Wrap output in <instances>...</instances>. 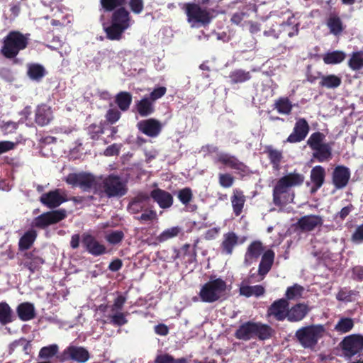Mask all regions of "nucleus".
Returning <instances> with one entry per match:
<instances>
[{
	"mask_svg": "<svg viewBox=\"0 0 363 363\" xmlns=\"http://www.w3.org/2000/svg\"><path fill=\"white\" fill-rule=\"evenodd\" d=\"M132 102V95L129 92L121 91L116 96V103L122 111H127Z\"/></svg>",
	"mask_w": 363,
	"mask_h": 363,
	"instance_id": "nucleus-40",
	"label": "nucleus"
},
{
	"mask_svg": "<svg viewBox=\"0 0 363 363\" xmlns=\"http://www.w3.org/2000/svg\"><path fill=\"white\" fill-rule=\"evenodd\" d=\"M37 233L35 230H30L27 231L19 240V249L25 250L30 248L34 242Z\"/></svg>",
	"mask_w": 363,
	"mask_h": 363,
	"instance_id": "nucleus-44",
	"label": "nucleus"
},
{
	"mask_svg": "<svg viewBox=\"0 0 363 363\" xmlns=\"http://www.w3.org/2000/svg\"><path fill=\"white\" fill-rule=\"evenodd\" d=\"M350 171L349 168L339 165L337 166L333 172V184L336 189H340L345 188L350 180Z\"/></svg>",
	"mask_w": 363,
	"mask_h": 363,
	"instance_id": "nucleus-18",
	"label": "nucleus"
},
{
	"mask_svg": "<svg viewBox=\"0 0 363 363\" xmlns=\"http://www.w3.org/2000/svg\"><path fill=\"white\" fill-rule=\"evenodd\" d=\"M292 107L291 102L286 97H281L275 102V108L281 114H290Z\"/></svg>",
	"mask_w": 363,
	"mask_h": 363,
	"instance_id": "nucleus-47",
	"label": "nucleus"
},
{
	"mask_svg": "<svg viewBox=\"0 0 363 363\" xmlns=\"http://www.w3.org/2000/svg\"><path fill=\"white\" fill-rule=\"evenodd\" d=\"M226 289L227 284L224 280L211 278L201 288L199 297L203 302L213 303L225 296Z\"/></svg>",
	"mask_w": 363,
	"mask_h": 363,
	"instance_id": "nucleus-5",
	"label": "nucleus"
},
{
	"mask_svg": "<svg viewBox=\"0 0 363 363\" xmlns=\"http://www.w3.org/2000/svg\"><path fill=\"white\" fill-rule=\"evenodd\" d=\"M128 315V313H123L120 311H116L115 312H111L106 315L108 318L107 320H103L104 323H108V320L110 323L113 324L116 326H122L128 323V320L126 316Z\"/></svg>",
	"mask_w": 363,
	"mask_h": 363,
	"instance_id": "nucleus-36",
	"label": "nucleus"
},
{
	"mask_svg": "<svg viewBox=\"0 0 363 363\" xmlns=\"http://www.w3.org/2000/svg\"><path fill=\"white\" fill-rule=\"evenodd\" d=\"M82 245L89 253L92 255L99 256L106 252V247L92 235H84Z\"/></svg>",
	"mask_w": 363,
	"mask_h": 363,
	"instance_id": "nucleus-21",
	"label": "nucleus"
},
{
	"mask_svg": "<svg viewBox=\"0 0 363 363\" xmlns=\"http://www.w3.org/2000/svg\"><path fill=\"white\" fill-rule=\"evenodd\" d=\"M16 313L22 321H28L35 317V309L34 305L29 302H23L16 308Z\"/></svg>",
	"mask_w": 363,
	"mask_h": 363,
	"instance_id": "nucleus-30",
	"label": "nucleus"
},
{
	"mask_svg": "<svg viewBox=\"0 0 363 363\" xmlns=\"http://www.w3.org/2000/svg\"><path fill=\"white\" fill-rule=\"evenodd\" d=\"M59 347L57 345L52 344L46 347H43L39 352V357L41 359H49L57 354Z\"/></svg>",
	"mask_w": 363,
	"mask_h": 363,
	"instance_id": "nucleus-51",
	"label": "nucleus"
},
{
	"mask_svg": "<svg viewBox=\"0 0 363 363\" xmlns=\"http://www.w3.org/2000/svg\"><path fill=\"white\" fill-rule=\"evenodd\" d=\"M255 323L247 322L239 327L235 335L239 340H249L255 337Z\"/></svg>",
	"mask_w": 363,
	"mask_h": 363,
	"instance_id": "nucleus-31",
	"label": "nucleus"
},
{
	"mask_svg": "<svg viewBox=\"0 0 363 363\" xmlns=\"http://www.w3.org/2000/svg\"><path fill=\"white\" fill-rule=\"evenodd\" d=\"M137 127L145 135L151 138H155L162 131V125L158 120L149 118L138 122Z\"/></svg>",
	"mask_w": 363,
	"mask_h": 363,
	"instance_id": "nucleus-16",
	"label": "nucleus"
},
{
	"mask_svg": "<svg viewBox=\"0 0 363 363\" xmlns=\"http://www.w3.org/2000/svg\"><path fill=\"white\" fill-rule=\"evenodd\" d=\"M211 0H201L197 3L186 4L185 13L187 16V21L191 27L208 25L213 17L214 9L206 5Z\"/></svg>",
	"mask_w": 363,
	"mask_h": 363,
	"instance_id": "nucleus-2",
	"label": "nucleus"
},
{
	"mask_svg": "<svg viewBox=\"0 0 363 363\" xmlns=\"http://www.w3.org/2000/svg\"><path fill=\"white\" fill-rule=\"evenodd\" d=\"M298 23L292 16L289 18L286 23H283L279 26H273L269 30H265L264 35L265 36H272L275 38H278L280 35L293 37L298 34Z\"/></svg>",
	"mask_w": 363,
	"mask_h": 363,
	"instance_id": "nucleus-10",
	"label": "nucleus"
},
{
	"mask_svg": "<svg viewBox=\"0 0 363 363\" xmlns=\"http://www.w3.org/2000/svg\"><path fill=\"white\" fill-rule=\"evenodd\" d=\"M325 140V135L320 132L312 133L307 140V145L313 150V157L319 162L328 161L332 157V146Z\"/></svg>",
	"mask_w": 363,
	"mask_h": 363,
	"instance_id": "nucleus-4",
	"label": "nucleus"
},
{
	"mask_svg": "<svg viewBox=\"0 0 363 363\" xmlns=\"http://www.w3.org/2000/svg\"><path fill=\"white\" fill-rule=\"evenodd\" d=\"M219 184L223 188H230L234 182V177L230 174H220L218 176Z\"/></svg>",
	"mask_w": 363,
	"mask_h": 363,
	"instance_id": "nucleus-57",
	"label": "nucleus"
},
{
	"mask_svg": "<svg viewBox=\"0 0 363 363\" xmlns=\"http://www.w3.org/2000/svg\"><path fill=\"white\" fill-rule=\"evenodd\" d=\"M89 359V353L82 347L70 345L67 347L60 357L61 362L72 360L79 363H84Z\"/></svg>",
	"mask_w": 363,
	"mask_h": 363,
	"instance_id": "nucleus-13",
	"label": "nucleus"
},
{
	"mask_svg": "<svg viewBox=\"0 0 363 363\" xmlns=\"http://www.w3.org/2000/svg\"><path fill=\"white\" fill-rule=\"evenodd\" d=\"M304 288L298 284H295L287 288L286 291V298L288 300H298L302 297L303 293L304 292Z\"/></svg>",
	"mask_w": 363,
	"mask_h": 363,
	"instance_id": "nucleus-46",
	"label": "nucleus"
},
{
	"mask_svg": "<svg viewBox=\"0 0 363 363\" xmlns=\"http://www.w3.org/2000/svg\"><path fill=\"white\" fill-rule=\"evenodd\" d=\"M230 78L231 82L234 84L242 83L249 80L250 79V74L248 72L238 69L233 72L230 75Z\"/></svg>",
	"mask_w": 363,
	"mask_h": 363,
	"instance_id": "nucleus-52",
	"label": "nucleus"
},
{
	"mask_svg": "<svg viewBox=\"0 0 363 363\" xmlns=\"http://www.w3.org/2000/svg\"><path fill=\"white\" fill-rule=\"evenodd\" d=\"M121 116V113L117 109H109L106 115V118L111 123H116Z\"/></svg>",
	"mask_w": 363,
	"mask_h": 363,
	"instance_id": "nucleus-63",
	"label": "nucleus"
},
{
	"mask_svg": "<svg viewBox=\"0 0 363 363\" xmlns=\"http://www.w3.org/2000/svg\"><path fill=\"white\" fill-rule=\"evenodd\" d=\"M166 88L164 86H160L155 89L150 94L149 99L154 102L157 99L162 97L166 93Z\"/></svg>",
	"mask_w": 363,
	"mask_h": 363,
	"instance_id": "nucleus-61",
	"label": "nucleus"
},
{
	"mask_svg": "<svg viewBox=\"0 0 363 363\" xmlns=\"http://www.w3.org/2000/svg\"><path fill=\"white\" fill-rule=\"evenodd\" d=\"M309 131V125L304 118L298 119L294 128L293 133L288 137L286 141L295 143L305 139Z\"/></svg>",
	"mask_w": 363,
	"mask_h": 363,
	"instance_id": "nucleus-19",
	"label": "nucleus"
},
{
	"mask_svg": "<svg viewBox=\"0 0 363 363\" xmlns=\"http://www.w3.org/2000/svg\"><path fill=\"white\" fill-rule=\"evenodd\" d=\"M274 259V252L272 250L265 251L262 256L259 264L258 274L256 276V281H261L266 274L270 271Z\"/></svg>",
	"mask_w": 363,
	"mask_h": 363,
	"instance_id": "nucleus-20",
	"label": "nucleus"
},
{
	"mask_svg": "<svg viewBox=\"0 0 363 363\" xmlns=\"http://www.w3.org/2000/svg\"><path fill=\"white\" fill-rule=\"evenodd\" d=\"M66 217L67 211L65 209L48 211L36 217L33 220V225L37 228H45L50 225L60 222Z\"/></svg>",
	"mask_w": 363,
	"mask_h": 363,
	"instance_id": "nucleus-11",
	"label": "nucleus"
},
{
	"mask_svg": "<svg viewBox=\"0 0 363 363\" xmlns=\"http://www.w3.org/2000/svg\"><path fill=\"white\" fill-rule=\"evenodd\" d=\"M325 176V169L321 166H315L311 172V179L314 184L311 191L314 192L320 188L324 182Z\"/></svg>",
	"mask_w": 363,
	"mask_h": 363,
	"instance_id": "nucleus-33",
	"label": "nucleus"
},
{
	"mask_svg": "<svg viewBox=\"0 0 363 363\" xmlns=\"http://www.w3.org/2000/svg\"><path fill=\"white\" fill-rule=\"evenodd\" d=\"M264 247L259 241L251 242L247 248L245 254L244 264L250 266L254 262H256L259 256L264 253Z\"/></svg>",
	"mask_w": 363,
	"mask_h": 363,
	"instance_id": "nucleus-23",
	"label": "nucleus"
},
{
	"mask_svg": "<svg viewBox=\"0 0 363 363\" xmlns=\"http://www.w3.org/2000/svg\"><path fill=\"white\" fill-rule=\"evenodd\" d=\"M254 274L250 275L248 278L244 279L240 285V295L247 298L251 296L259 297L265 293L264 287L262 285L250 286V284L257 282L254 280Z\"/></svg>",
	"mask_w": 363,
	"mask_h": 363,
	"instance_id": "nucleus-15",
	"label": "nucleus"
},
{
	"mask_svg": "<svg viewBox=\"0 0 363 363\" xmlns=\"http://www.w3.org/2000/svg\"><path fill=\"white\" fill-rule=\"evenodd\" d=\"M304 176L301 174L292 172L280 178L273 189V202L276 206H281L288 202H292L294 194L290 200L282 199L281 195L289 191L291 187L298 186L303 184Z\"/></svg>",
	"mask_w": 363,
	"mask_h": 363,
	"instance_id": "nucleus-3",
	"label": "nucleus"
},
{
	"mask_svg": "<svg viewBox=\"0 0 363 363\" xmlns=\"http://www.w3.org/2000/svg\"><path fill=\"white\" fill-rule=\"evenodd\" d=\"M238 243L239 238L235 233L228 232L225 233L220 245L222 253L228 255H232L234 247L238 245Z\"/></svg>",
	"mask_w": 363,
	"mask_h": 363,
	"instance_id": "nucleus-29",
	"label": "nucleus"
},
{
	"mask_svg": "<svg viewBox=\"0 0 363 363\" xmlns=\"http://www.w3.org/2000/svg\"><path fill=\"white\" fill-rule=\"evenodd\" d=\"M289 302L285 298L275 301L267 310V315L273 316L277 320L282 321L287 318Z\"/></svg>",
	"mask_w": 363,
	"mask_h": 363,
	"instance_id": "nucleus-17",
	"label": "nucleus"
},
{
	"mask_svg": "<svg viewBox=\"0 0 363 363\" xmlns=\"http://www.w3.org/2000/svg\"><path fill=\"white\" fill-rule=\"evenodd\" d=\"M126 301V298L122 295H119L115 300L113 305L110 306L111 312H115L116 311H121L123 305Z\"/></svg>",
	"mask_w": 363,
	"mask_h": 363,
	"instance_id": "nucleus-59",
	"label": "nucleus"
},
{
	"mask_svg": "<svg viewBox=\"0 0 363 363\" xmlns=\"http://www.w3.org/2000/svg\"><path fill=\"white\" fill-rule=\"evenodd\" d=\"M155 363H187L185 358L174 359L172 356L164 354L157 356Z\"/></svg>",
	"mask_w": 363,
	"mask_h": 363,
	"instance_id": "nucleus-53",
	"label": "nucleus"
},
{
	"mask_svg": "<svg viewBox=\"0 0 363 363\" xmlns=\"http://www.w3.org/2000/svg\"><path fill=\"white\" fill-rule=\"evenodd\" d=\"M255 337L262 340L269 339L274 333V330L266 324L255 323Z\"/></svg>",
	"mask_w": 363,
	"mask_h": 363,
	"instance_id": "nucleus-39",
	"label": "nucleus"
},
{
	"mask_svg": "<svg viewBox=\"0 0 363 363\" xmlns=\"http://www.w3.org/2000/svg\"><path fill=\"white\" fill-rule=\"evenodd\" d=\"M326 333L323 325H311L298 329L295 334L300 344L305 348L313 347Z\"/></svg>",
	"mask_w": 363,
	"mask_h": 363,
	"instance_id": "nucleus-8",
	"label": "nucleus"
},
{
	"mask_svg": "<svg viewBox=\"0 0 363 363\" xmlns=\"http://www.w3.org/2000/svg\"><path fill=\"white\" fill-rule=\"evenodd\" d=\"M348 66L354 71L363 68V51L353 52L348 61Z\"/></svg>",
	"mask_w": 363,
	"mask_h": 363,
	"instance_id": "nucleus-48",
	"label": "nucleus"
},
{
	"mask_svg": "<svg viewBox=\"0 0 363 363\" xmlns=\"http://www.w3.org/2000/svg\"><path fill=\"white\" fill-rule=\"evenodd\" d=\"M193 195L191 189L184 188L178 192V199L184 205L188 204L192 199Z\"/></svg>",
	"mask_w": 363,
	"mask_h": 363,
	"instance_id": "nucleus-56",
	"label": "nucleus"
},
{
	"mask_svg": "<svg viewBox=\"0 0 363 363\" xmlns=\"http://www.w3.org/2000/svg\"><path fill=\"white\" fill-rule=\"evenodd\" d=\"M133 22L129 11L125 8L120 7L114 10L110 25L104 26L107 38L111 40H120L124 32L130 28Z\"/></svg>",
	"mask_w": 363,
	"mask_h": 363,
	"instance_id": "nucleus-1",
	"label": "nucleus"
},
{
	"mask_svg": "<svg viewBox=\"0 0 363 363\" xmlns=\"http://www.w3.org/2000/svg\"><path fill=\"white\" fill-rule=\"evenodd\" d=\"M345 356L351 357L363 350V336L352 334L345 337L340 343Z\"/></svg>",
	"mask_w": 363,
	"mask_h": 363,
	"instance_id": "nucleus-12",
	"label": "nucleus"
},
{
	"mask_svg": "<svg viewBox=\"0 0 363 363\" xmlns=\"http://www.w3.org/2000/svg\"><path fill=\"white\" fill-rule=\"evenodd\" d=\"M66 182L72 186H78L84 191L94 190V193L101 190L99 178L87 172L70 173L66 179Z\"/></svg>",
	"mask_w": 363,
	"mask_h": 363,
	"instance_id": "nucleus-6",
	"label": "nucleus"
},
{
	"mask_svg": "<svg viewBox=\"0 0 363 363\" xmlns=\"http://www.w3.org/2000/svg\"><path fill=\"white\" fill-rule=\"evenodd\" d=\"M28 43V38L19 31H11L4 38L1 48L2 54L7 58L15 57L20 50L25 49Z\"/></svg>",
	"mask_w": 363,
	"mask_h": 363,
	"instance_id": "nucleus-7",
	"label": "nucleus"
},
{
	"mask_svg": "<svg viewBox=\"0 0 363 363\" xmlns=\"http://www.w3.org/2000/svg\"><path fill=\"white\" fill-rule=\"evenodd\" d=\"M310 309L306 304L297 303L289 308L287 320L290 322H298L302 320L309 312Z\"/></svg>",
	"mask_w": 363,
	"mask_h": 363,
	"instance_id": "nucleus-27",
	"label": "nucleus"
},
{
	"mask_svg": "<svg viewBox=\"0 0 363 363\" xmlns=\"http://www.w3.org/2000/svg\"><path fill=\"white\" fill-rule=\"evenodd\" d=\"M323 219L316 215H308L301 217L298 221V225L303 231L309 232L316 227L321 226Z\"/></svg>",
	"mask_w": 363,
	"mask_h": 363,
	"instance_id": "nucleus-26",
	"label": "nucleus"
},
{
	"mask_svg": "<svg viewBox=\"0 0 363 363\" xmlns=\"http://www.w3.org/2000/svg\"><path fill=\"white\" fill-rule=\"evenodd\" d=\"M66 201V194L60 189L45 193L40 198V201L50 208H57Z\"/></svg>",
	"mask_w": 363,
	"mask_h": 363,
	"instance_id": "nucleus-14",
	"label": "nucleus"
},
{
	"mask_svg": "<svg viewBox=\"0 0 363 363\" xmlns=\"http://www.w3.org/2000/svg\"><path fill=\"white\" fill-rule=\"evenodd\" d=\"M13 320V313L11 307L5 302L0 303V323L4 325Z\"/></svg>",
	"mask_w": 363,
	"mask_h": 363,
	"instance_id": "nucleus-41",
	"label": "nucleus"
},
{
	"mask_svg": "<svg viewBox=\"0 0 363 363\" xmlns=\"http://www.w3.org/2000/svg\"><path fill=\"white\" fill-rule=\"evenodd\" d=\"M152 198L160 208H169L172 206L173 196L172 194L164 190L160 189H153L150 194V198Z\"/></svg>",
	"mask_w": 363,
	"mask_h": 363,
	"instance_id": "nucleus-22",
	"label": "nucleus"
},
{
	"mask_svg": "<svg viewBox=\"0 0 363 363\" xmlns=\"http://www.w3.org/2000/svg\"><path fill=\"white\" fill-rule=\"evenodd\" d=\"M27 74L31 79L39 81L45 76V69L40 65L30 64L28 65Z\"/></svg>",
	"mask_w": 363,
	"mask_h": 363,
	"instance_id": "nucleus-42",
	"label": "nucleus"
},
{
	"mask_svg": "<svg viewBox=\"0 0 363 363\" xmlns=\"http://www.w3.org/2000/svg\"><path fill=\"white\" fill-rule=\"evenodd\" d=\"M346 54L343 51L335 50L328 52L323 56V62L327 65L339 64L344 61Z\"/></svg>",
	"mask_w": 363,
	"mask_h": 363,
	"instance_id": "nucleus-38",
	"label": "nucleus"
},
{
	"mask_svg": "<svg viewBox=\"0 0 363 363\" xmlns=\"http://www.w3.org/2000/svg\"><path fill=\"white\" fill-rule=\"evenodd\" d=\"M180 232L181 228L179 227H172L161 233L157 238V240L160 242H165L171 238L177 237Z\"/></svg>",
	"mask_w": 363,
	"mask_h": 363,
	"instance_id": "nucleus-49",
	"label": "nucleus"
},
{
	"mask_svg": "<svg viewBox=\"0 0 363 363\" xmlns=\"http://www.w3.org/2000/svg\"><path fill=\"white\" fill-rule=\"evenodd\" d=\"M106 240L112 245L119 243L124 238V233L121 230H114L106 234Z\"/></svg>",
	"mask_w": 363,
	"mask_h": 363,
	"instance_id": "nucleus-55",
	"label": "nucleus"
},
{
	"mask_svg": "<svg viewBox=\"0 0 363 363\" xmlns=\"http://www.w3.org/2000/svg\"><path fill=\"white\" fill-rule=\"evenodd\" d=\"M245 203V196L243 192L240 189H234L233 194L231 196V203L235 216H238L241 214Z\"/></svg>",
	"mask_w": 363,
	"mask_h": 363,
	"instance_id": "nucleus-32",
	"label": "nucleus"
},
{
	"mask_svg": "<svg viewBox=\"0 0 363 363\" xmlns=\"http://www.w3.org/2000/svg\"><path fill=\"white\" fill-rule=\"evenodd\" d=\"M156 212L152 210H145L137 219L141 221H149L156 218Z\"/></svg>",
	"mask_w": 363,
	"mask_h": 363,
	"instance_id": "nucleus-64",
	"label": "nucleus"
},
{
	"mask_svg": "<svg viewBox=\"0 0 363 363\" xmlns=\"http://www.w3.org/2000/svg\"><path fill=\"white\" fill-rule=\"evenodd\" d=\"M25 256L26 259L23 264L32 273L38 270L41 265L44 263V260L41 257L35 256L33 253H26Z\"/></svg>",
	"mask_w": 363,
	"mask_h": 363,
	"instance_id": "nucleus-37",
	"label": "nucleus"
},
{
	"mask_svg": "<svg viewBox=\"0 0 363 363\" xmlns=\"http://www.w3.org/2000/svg\"><path fill=\"white\" fill-rule=\"evenodd\" d=\"M129 6L133 13L138 14L143 9V0H130Z\"/></svg>",
	"mask_w": 363,
	"mask_h": 363,
	"instance_id": "nucleus-60",
	"label": "nucleus"
},
{
	"mask_svg": "<svg viewBox=\"0 0 363 363\" xmlns=\"http://www.w3.org/2000/svg\"><path fill=\"white\" fill-rule=\"evenodd\" d=\"M327 26H328L330 33L335 35L340 34L343 30L342 21L335 15H331L328 18Z\"/></svg>",
	"mask_w": 363,
	"mask_h": 363,
	"instance_id": "nucleus-45",
	"label": "nucleus"
},
{
	"mask_svg": "<svg viewBox=\"0 0 363 363\" xmlns=\"http://www.w3.org/2000/svg\"><path fill=\"white\" fill-rule=\"evenodd\" d=\"M136 108L140 116H147L154 112L153 102L149 98L145 97L137 102Z\"/></svg>",
	"mask_w": 363,
	"mask_h": 363,
	"instance_id": "nucleus-35",
	"label": "nucleus"
},
{
	"mask_svg": "<svg viewBox=\"0 0 363 363\" xmlns=\"http://www.w3.org/2000/svg\"><path fill=\"white\" fill-rule=\"evenodd\" d=\"M354 323L352 318H341L334 327V330L339 333L344 334L350 332L354 327Z\"/></svg>",
	"mask_w": 363,
	"mask_h": 363,
	"instance_id": "nucleus-43",
	"label": "nucleus"
},
{
	"mask_svg": "<svg viewBox=\"0 0 363 363\" xmlns=\"http://www.w3.org/2000/svg\"><path fill=\"white\" fill-rule=\"evenodd\" d=\"M53 119V114L50 106L42 104L38 106L35 111V122L40 126H44L50 123Z\"/></svg>",
	"mask_w": 363,
	"mask_h": 363,
	"instance_id": "nucleus-28",
	"label": "nucleus"
},
{
	"mask_svg": "<svg viewBox=\"0 0 363 363\" xmlns=\"http://www.w3.org/2000/svg\"><path fill=\"white\" fill-rule=\"evenodd\" d=\"M88 133L91 139L97 140L104 133V130L100 125L91 124L88 128Z\"/></svg>",
	"mask_w": 363,
	"mask_h": 363,
	"instance_id": "nucleus-58",
	"label": "nucleus"
},
{
	"mask_svg": "<svg viewBox=\"0 0 363 363\" xmlns=\"http://www.w3.org/2000/svg\"><path fill=\"white\" fill-rule=\"evenodd\" d=\"M216 162H220L230 168L245 172L246 166L239 161L235 156L225 152H218L216 156Z\"/></svg>",
	"mask_w": 363,
	"mask_h": 363,
	"instance_id": "nucleus-24",
	"label": "nucleus"
},
{
	"mask_svg": "<svg viewBox=\"0 0 363 363\" xmlns=\"http://www.w3.org/2000/svg\"><path fill=\"white\" fill-rule=\"evenodd\" d=\"M356 294L357 292L354 291L340 290L337 294V298L340 301H351L352 296Z\"/></svg>",
	"mask_w": 363,
	"mask_h": 363,
	"instance_id": "nucleus-62",
	"label": "nucleus"
},
{
	"mask_svg": "<svg viewBox=\"0 0 363 363\" xmlns=\"http://www.w3.org/2000/svg\"><path fill=\"white\" fill-rule=\"evenodd\" d=\"M267 152L271 163L273 165L274 169L278 170L280 167V162L282 160V152L278 150L268 147Z\"/></svg>",
	"mask_w": 363,
	"mask_h": 363,
	"instance_id": "nucleus-50",
	"label": "nucleus"
},
{
	"mask_svg": "<svg viewBox=\"0 0 363 363\" xmlns=\"http://www.w3.org/2000/svg\"><path fill=\"white\" fill-rule=\"evenodd\" d=\"M125 0H101L102 7L108 11H113L117 7L122 6Z\"/></svg>",
	"mask_w": 363,
	"mask_h": 363,
	"instance_id": "nucleus-54",
	"label": "nucleus"
},
{
	"mask_svg": "<svg viewBox=\"0 0 363 363\" xmlns=\"http://www.w3.org/2000/svg\"><path fill=\"white\" fill-rule=\"evenodd\" d=\"M341 83V77L335 74L322 75L319 82L320 86L327 89H336L340 86Z\"/></svg>",
	"mask_w": 363,
	"mask_h": 363,
	"instance_id": "nucleus-34",
	"label": "nucleus"
},
{
	"mask_svg": "<svg viewBox=\"0 0 363 363\" xmlns=\"http://www.w3.org/2000/svg\"><path fill=\"white\" fill-rule=\"evenodd\" d=\"M150 196L146 193H140L130 201L128 211L133 214L141 212L149 203Z\"/></svg>",
	"mask_w": 363,
	"mask_h": 363,
	"instance_id": "nucleus-25",
	"label": "nucleus"
},
{
	"mask_svg": "<svg viewBox=\"0 0 363 363\" xmlns=\"http://www.w3.org/2000/svg\"><path fill=\"white\" fill-rule=\"evenodd\" d=\"M101 190L98 191L100 194H105L107 197H121L127 193L126 182L120 177L110 174L104 178H99Z\"/></svg>",
	"mask_w": 363,
	"mask_h": 363,
	"instance_id": "nucleus-9",
	"label": "nucleus"
}]
</instances>
